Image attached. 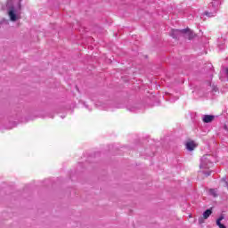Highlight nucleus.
<instances>
[{
  "mask_svg": "<svg viewBox=\"0 0 228 228\" xmlns=\"http://www.w3.org/2000/svg\"><path fill=\"white\" fill-rule=\"evenodd\" d=\"M6 8L7 15L10 18V20L12 22H17V20L20 19V14L19 13V11L21 8L20 0L17 2V5H15V2H13L12 0H8Z\"/></svg>",
  "mask_w": 228,
  "mask_h": 228,
  "instance_id": "f257e3e1",
  "label": "nucleus"
},
{
  "mask_svg": "<svg viewBox=\"0 0 228 228\" xmlns=\"http://www.w3.org/2000/svg\"><path fill=\"white\" fill-rule=\"evenodd\" d=\"M215 163V157L211 154L204 155L200 159V168L203 170H208L211 168Z\"/></svg>",
  "mask_w": 228,
  "mask_h": 228,
  "instance_id": "f03ea898",
  "label": "nucleus"
},
{
  "mask_svg": "<svg viewBox=\"0 0 228 228\" xmlns=\"http://www.w3.org/2000/svg\"><path fill=\"white\" fill-rule=\"evenodd\" d=\"M220 4H222L221 0H213L209 4V10L204 12V15L207 17H215L216 15V12H218V8H220Z\"/></svg>",
  "mask_w": 228,
  "mask_h": 228,
  "instance_id": "7ed1b4c3",
  "label": "nucleus"
},
{
  "mask_svg": "<svg viewBox=\"0 0 228 228\" xmlns=\"http://www.w3.org/2000/svg\"><path fill=\"white\" fill-rule=\"evenodd\" d=\"M184 33H186V29H171V31L169 32L170 37H172V38H179V37H181V35H184Z\"/></svg>",
  "mask_w": 228,
  "mask_h": 228,
  "instance_id": "20e7f679",
  "label": "nucleus"
},
{
  "mask_svg": "<svg viewBox=\"0 0 228 228\" xmlns=\"http://www.w3.org/2000/svg\"><path fill=\"white\" fill-rule=\"evenodd\" d=\"M212 214H213V210L211 208L207 209L203 213V216L199 218V224H204V220H208V216H211Z\"/></svg>",
  "mask_w": 228,
  "mask_h": 228,
  "instance_id": "39448f33",
  "label": "nucleus"
},
{
  "mask_svg": "<svg viewBox=\"0 0 228 228\" xmlns=\"http://www.w3.org/2000/svg\"><path fill=\"white\" fill-rule=\"evenodd\" d=\"M186 32H183V35H185V37L187 38H189V40H191V38L195 37V33H193V31L190 30L189 28H185Z\"/></svg>",
  "mask_w": 228,
  "mask_h": 228,
  "instance_id": "423d86ee",
  "label": "nucleus"
},
{
  "mask_svg": "<svg viewBox=\"0 0 228 228\" xmlns=\"http://www.w3.org/2000/svg\"><path fill=\"white\" fill-rule=\"evenodd\" d=\"M212 120H215V116L213 115L203 116V122H205V124H209Z\"/></svg>",
  "mask_w": 228,
  "mask_h": 228,
  "instance_id": "0eeeda50",
  "label": "nucleus"
},
{
  "mask_svg": "<svg viewBox=\"0 0 228 228\" xmlns=\"http://www.w3.org/2000/svg\"><path fill=\"white\" fill-rule=\"evenodd\" d=\"M195 147H197V144H195V142L193 141L186 143L187 151H194Z\"/></svg>",
  "mask_w": 228,
  "mask_h": 228,
  "instance_id": "6e6552de",
  "label": "nucleus"
},
{
  "mask_svg": "<svg viewBox=\"0 0 228 228\" xmlns=\"http://www.w3.org/2000/svg\"><path fill=\"white\" fill-rule=\"evenodd\" d=\"M224 215H221L220 217L216 220V225H218L219 228H227L225 225L222 224V220H224Z\"/></svg>",
  "mask_w": 228,
  "mask_h": 228,
  "instance_id": "1a4fd4ad",
  "label": "nucleus"
},
{
  "mask_svg": "<svg viewBox=\"0 0 228 228\" xmlns=\"http://www.w3.org/2000/svg\"><path fill=\"white\" fill-rule=\"evenodd\" d=\"M209 195L212 197H218V191L216 189H210L208 191Z\"/></svg>",
  "mask_w": 228,
  "mask_h": 228,
  "instance_id": "9d476101",
  "label": "nucleus"
},
{
  "mask_svg": "<svg viewBox=\"0 0 228 228\" xmlns=\"http://www.w3.org/2000/svg\"><path fill=\"white\" fill-rule=\"evenodd\" d=\"M0 24L3 26L5 24V26H8V24H10V21L6 19H3L1 21H0Z\"/></svg>",
  "mask_w": 228,
  "mask_h": 228,
  "instance_id": "9b49d317",
  "label": "nucleus"
},
{
  "mask_svg": "<svg viewBox=\"0 0 228 228\" xmlns=\"http://www.w3.org/2000/svg\"><path fill=\"white\" fill-rule=\"evenodd\" d=\"M203 173L205 174L206 177H209V175H211V171H204Z\"/></svg>",
  "mask_w": 228,
  "mask_h": 228,
  "instance_id": "f8f14e48",
  "label": "nucleus"
},
{
  "mask_svg": "<svg viewBox=\"0 0 228 228\" xmlns=\"http://www.w3.org/2000/svg\"><path fill=\"white\" fill-rule=\"evenodd\" d=\"M224 129H227V126H224Z\"/></svg>",
  "mask_w": 228,
  "mask_h": 228,
  "instance_id": "ddd939ff",
  "label": "nucleus"
}]
</instances>
